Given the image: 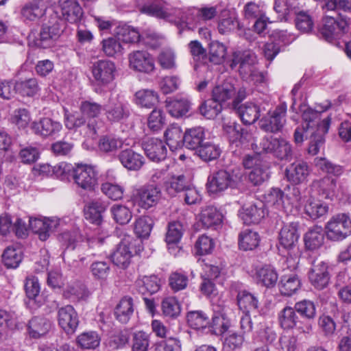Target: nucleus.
<instances>
[{
    "label": "nucleus",
    "mask_w": 351,
    "mask_h": 351,
    "mask_svg": "<svg viewBox=\"0 0 351 351\" xmlns=\"http://www.w3.org/2000/svg\"><path fill=\"white\" fill-rule=\"evenodd\" d=\"M314 184L325 198H330L333 195L337 188V180L329 176H325Z\"/></svg>",
    "instance_id": "60"
},
{
    "label": "nucleus",
    "mask_w": 351,
    "mask_h": 351,
    "mask_svg": "<svg viewBox=\"0 0 351 351\" xmlns=\"http://www.w3.org/2000/svg\"><path fill=\"white\" fill-rule=\"evenodd\" d=\"M135 287L136 291L142 295H152L160 289V285L157 276L152 275L138 278L135 282Z\"/></svg>",
    "instance_id": "30"
},
{
    "label": "nucleus",
    "mask_w": 351,
    "mask_h": 351,
    "mask_svg": "<svg viewBox=\"0 0 351 351\" xmlns=\"http://www.w3.org/2000/svg\"><path fill=\"white\" fill-rule=\"evenodd\" d=\"M122 145V140L112 135L101 136L98 143L99 150L106 153L114 152L121 148Z\"/></svg>",
    "instance_id": "61"
},
{
    "label": "nucleus",
    "mask_w": 351,
    "mask_h": 351,
    "mask_svg": "<svg viewBox=\"0 0 351 351\" xmlns=\"http://www.w3.org/2000/svg\"><path fill=\"white\" fill-rule=\"evenodd\" d=\"M91 72L97 85L107 86L114 80L117 68L112 61L100 60L93 63Z\"/></svg>",
    "instance_id": "9"
},
{
    "label": "nucleus",
    "mask_w": 351,
    "mask_h": 351,
    "mask_svg": "<svg viewBox=\"0 0 351 351\" xmlns=\"http://www.w3.org/2000/svg\"><path fill=\"white\" fill-rule=\"evenodd\" d=\"M197 155L205 162L214 160L220 156V148L211 143H202L197 150Z\"/></svg>",
    "instance_id": "55"
},
{
    "label": "nucleus",
    "mask_w": 351,
    "mask_h": 351,
    "mask_svg": "<svg viewBox=\"0 0 351 351\" xmlns=\"http://www.w3.org/2000/svg\"><path fill=\"white\" fill-rule=\"evenodd\" d=\"M130 67L135 71L150 73L154 69V62L147 51H136L129 55Z\"/></svg>",
    "instance_id": "21"
},
{
    "label": "nucleus",
    "mask_w": 351,
    "mask_h": 351,
    "mask_svg": "<svg viewBox=\"0 0 351 351\" xmlns=\"http://www.w3.org/2000/svg\"><path fill=\"white\" fill-rule=\"evenodd\" d=\"M166 108L171 117L180 118L189 112L191 103L186 98L169 99L166 101Z\"/></svg>",
    "instance_id": "34"
},
{
    "label": "nucleus",
    "mask_w": 351,
    "mask_h": 351,
    "mask_svg": "<svg viewBox=\"0 0 351 351\" xmlns=\"http://www.w3.org/2000/svg\"><path fill=\"white\" fill-rule=\"evenodd\" d=\"M58 322L66 334H73L79 324L78 315L73 306L66 305L60 308L58 311Z\"/></svg>",
    "instance_id": "18"
},
{
    "label": "nucleus",
    "mask_w": 351,
    "mask_h": 351,
    "mask_svg": "<svg viewBox=\"0 0 351 351\" xmlns=\"http://www.w3.org/2000/svg\"><path fill=\"white\" fill-rule=\"evenodd\" d=\"M256 278L258 282L269 288L276 285L278 276L274 267L266 265L256 271Z\"/></svg>",
    "instance_id": "45"
},
{
    "label": "nucleus",
    "mask_w": 351,
    "mask_h": 351,
    "mask_svg": "<svg viewBox=\"0 0 351 351\" xmlns=\"http://www.w3.org/2000/svg\"><path fill=\"white\" fill-rule=\"evenodd\" d=\"M30 128L32 132L43 138L55 137L62 128V124L49 117H43L33 121Z\"/></svg>",
    "instance_id": "15"
},
{
    "label": "nucleus",
    "mask_w": 351,
    "mask_h": 351,
    "mask_svg": "<svg viewBox=\"0 0 351 351\" xmlns=\"http://www.w3.org/2000/svg\"><path fill=\"white\" fill-rule=\"evenodd\" d=\"M295 311V308L287 306L278 313V321L282 328L289 330L296 326L299 317Z\"/></svg>",
    "instance_id": "42"
},
{
    "label": "nucleus",
    "mask_w": 351,
    "mask_h": 351,
    "mask_svg": "<svg viewBox=\"0 0 351 351\" xmlns=\"http://www.w3.org/2000/svg\"><path fill=\"white\" fill-rule=\"evenodd\" d=\"M188 324L195 330L206 328L210 324L208 315L202 311H193L187 313Z\"/></svg>",
    "instance_id": "49"
},
{
    "label": "nucleus",
    "mask_w": 351,
    "mask_h": 351,
    "mask_svg": "<svg viewBox=\"0 0 351 351\" xmlns=\"http://www.w3.org/2000/svg\"><path fill=\"white\" fill-rule=\"evenodd\" d=\"M237 300L238 306L243 313L256 311L259 306L257 297L245 290L238 293Z\"/></svg>",
    "instance_id": "35"
},
{
    "label": "nucleus",
    "mask_w": 351,
    "mask_h": 351,
    "mask_svg": "<svg viewBox=\"0 0 351 351\" xmlns=\"http://www.w3.org/2000/svg\"><path fill=\"white\" fill-rule=\"evenodd\" d=\"M348 23L345 19L338 21L334 15L326 14L320 31L325 39L331 42L332 39L340 37L346 31Z\"/></svg>",
    "instance_id": "14"
},
{
    "label": "nucleus",
    "mask_w": 351,
    "mask_h": 351,
    "mask_svg": "<svg viewBox=\"0 0 351 351\" xmlns=\"http://www.w3.org/2000/svg\"><path fill=\"white\" fill-rule=\"evenodd\" d=\"M256 56L250 51H238L232 54V58L230 64L232 69L238 66V71L241 77L244 80H247L249 75L256 67Z\"/></svg>",
    "instance_id": "8"
},
{
    "label": "nucleus",
    "mask_w": 351,
    "mask_h": 351,
    "mask_svg": "<svg viewBox=\"0 0 351 351\" xmlns=\"http://www.w3.org/2000/svg\"><path fill=\"white\" fill-rule=\"evenodd\" d=\"M51 322L45 317H34L28 324L29 335L33 338H40L45 335L51 328Z\"/></svg>",
    "instance_id": "36"
},
{
    "label": "nucleus",
    "mask_w": 351,
    "mask_h": 351,
    "mask_svg": "<svg viewBox=\"0 0 351 351\" xmlns=\"http://www.w3.org/2000/svg\"><path fill=\"white\" fill-rule=\"evenodd\" d=\"M184 14L182 19L188 25L197 26L200 25L202 21L213 19L217 14V9L215 7L189 8Z\"/></svg>",
    "instance_id": "20"
},
{
    "label": "nucleus",
    "mask_w": 351,
    "mask_h": 351,
    "mask_svg": "<svg viewBox=\"0 0 351 351\" xmlns=\"http://www.w3.org/2000/svg\"><path fill=\"white\" fill-rule=\"evenodd\" d=\"M208 55L210 62L215 64H221L226 55V47L218 41H213L209 46Z\"/></svg>",
    "instance_id": "62"
},
{
    "label": "nucleus",
    "mask_w": 351,
    "mask_h": 351,
    "mask_svg": "<svg viewBox=\"0 0 351 351\" xmlns=\"http://www.w3.org/2000/svg\"><path fill=\"white\" fill-rule=\"evenodd\" d=\"M164 136L166 143L172 151L180 148L184 144V134L178 125L172 124L169 126Z\"/></svg>",
    "instance_id": "33"
},
{
    "label": "nucleus",
    "mask_w": 351,
    "mask_h": 351,
    "mask_svg": "<svg viewBox=\"0 0 351 351\" xmlns=\"http://www.w3.org/2000/svg\"><path fill=\"white\" fill-rule=\"evenodd\" d=\"M157 93L149 89H142L135 94V101L137 105L141 107L150 108L158 102Z\"/></svg>",
    "instance_id": "51"
},
{
    "label": "nucleus",
    "mask_w": 351,
    "mask_h": 351,
    "mask_svg": "<svg viewBox=\"0 0 351 351\" xmlns=\"http://www.w3.org/2000/svg\"><path fill=\"white\" fill-rule=\"evenodd\" d=\"M315 165L322 171L339 177L344 172V168L337 164H334L326 158L317 157L314 160Z\"/></svg>",
    "instance_id": "52"
},
{
    "label": "nucleus",
    "mask_w": 351,
    "mask_h": 351,
    "mask_svg": "<svg viewBox=\"0 0 351 351\" xmlns=\"http://www.w3.org/2000/svg\"><path fill=\"white\" fill-rule=\"evenodd\" d=\"M311 285L318 290L326 288L330 281V274L328 264L322 261H314L308 272Z\"/></svg>",
    "instance_id": "12"
},
{
    "label": "nucleus",
    "mask_w": 351,
    "mask_h": 351,
    "mask_svg": "<svg viewBox=\"0 0 351 351\" xmlns=\"http://www.w3.org/2000/svg\"><path fill=\"white\" fill-rule=\"evenodd\" d=\"M240 177L225 170L214 172L208 178L206 186L210 193H218L228 188H235L240 182Z\"/></svg>",
    "instance_id": "6"
},
{
    "label": "nucleus",
    "mask_w": 351,
    "mask_h": 351,
    "mask_svg": "<svg viewBox=\"0 0 351 351\" xmlns=\"http://www.w3.org/2000/svg\"><path fill=\"white\" fill-rule=\"evenodd\" d=\"M119 160L122 165L131 171H138L143 165V156L131 149H126L120 152Z\"/></svg>",
    "instance_id": "27"
},
{
    "label": "nucleus",
    "mask_w": 351,
    "mask_h": 351,
    "mask_svg": "<svg viewBox=\"0 0 351 351\" xmlns=\"http://www.w3.org/2000/svg\"><path fill=\"white\" fill-rule=\"evenodd\" d=\"M101 190L105 195L114 201L121 199L125 191L122 186L109 182L103 183Z\"/></svg>",
    "instance_id": "64"
},
{
    "label": "nucleus",
    "mask_w": 351,
    "mask_h": 351,
    "mask_svg": "<svg viewBox=\"0 0 351 351\" xmlns=\"http://www.w3.org/2000/svg\"><path fill=\"white\" fill-rule=\"evenodd\" d=\"M205 138L204 130L202 127H195L187 130L184 134V144L190 149H197Z\"/></svg>",
    "instance_id": "37"
},
{
    "label": "nucleus",
    "mask_w": 351,
    "mask_h": 351,
    "mask_svg": "<svg viewBox=\"0 0 351 351\" xmlns=\"http://www.w3.org/2000/svg\"><path fill=\"white\" fill-rule=\"evenodd\" d=\"M29 222L30 228L43 241L49 238L51 232L59 225V220L56 219H30Z\"/></svg>",
    "instance_id": "22"
},
{
    "label": "nucleus",
    "mask_w": 351,
    "mask_h": 351,
    "mask_svg": "<svg viewBox=\"0 0 351 351\" xmlns=\"http://www.w3.org/2000/svg\"><path fill=\"white\" fill-rule=\"evenodd\" d=\"M16 89L22 96L33 97L38 92L40 88L36 78H29L16 82Z\"/></svg>",
    "instance_id": "57"
},
{
    "label": "nucleus",
    "mask_w": 351,
    "mask_h": 351,
    "mask_svg": "<svg viewBox=\"0 0 351 351\" xmlns=\"http://www.w3.org/2000/svg\"><path fill=\"white\" fill-rule=\"evenodd\" d=\"M64 294L69 298L84 300L88 297L89 292L84 285L80 282H73L66 287Z\"/></svg>",
    "instance_id": "59"
},
{
    "label": "nucleus",
    "mask_w": 351,
    "mask_h": 351,
    "mask_svg": "<svg viewBox=\"0 0 351 351\" xmlns=\"http://www.w3.org/2000/svg\"><path fill=\"white\" fill-rule=\"evenodd\" d=\"M132 342V351H148L150 335L143 331L135 332Z\"/></svg>",
    "instance_id": "63"
},
{
    "label": "nucleus",
    "mask_w": 351,
    "mask_h": 351,
    "mask_svg": "<svg viewBox=\"0 0 351 351\" xmlns=\"http://www.w3.org/2000/svg\"><path fill=\"white\" fill-rule=\"evenodd\" d=\"M236 94V88L231 81L225 80L221 84L214 87L212 92L213 99L221 103L233 99Z\"/></svg>",
    "instance_id": "32"
},
{
    "label": "nucleus",
    "mask_w": 351,
    "mask_h": 351,
    "mask_svg": "<svg viewBox=\"0 0 351 351\" xmlns=\"http://www.w3.org/2000/svg\"><path fill=\"white\" fill-rule=\"evenodd\" d=\"M133 238L125 235L118 244L111 258L112 263L121 268H126L130 263L132 256V246Z\"/></svg>",
    "instance_id": "16"
},
{
    "label": "nucleus",
    "mask_w": 351,
    "mask_h": 351,
    "mask_svg": "<svg viewBox=\"0 0 351 351\" xmlns=\"http://www.w3.org/2000/svg\"><path fill=\"white\" fill-rule=\"evenodd\" d=\"M304 243L306 248L311 250L321 247L324 243V236L321 227H314L304 235Z\"/></svg>",
    "instance_id": "43"
},
{
    "label": "nucleus",
    "mask_w": 351,
    "mask_h": 351,
    "mask_svg": "<svg viewBox=\"0 0 351 351\" xmlns=\"http://www.w3.org/2000/svg\"><path fill=\"white\" fill-rule=\"evenodd\" d=\"M320 112L308 108L302 114V128H296L294 132V141L296 143L303 142L304 138H309L308 153L316 155L325 142L324 136L328 132L331 118L328 117L319 121Z\"/></svg>",
    "instance_id": "1"
},
{
    "label": "nucleus",
    "mask_w": 351,
    "mask_h": 351,
    "mask_svg": "<svg viewBox=\"0 0 351 351\" xmlns=\"http://www.w3.org/2000/svg\"><path fill=\"white\" fill-rule=\"evenodd\" d=\"M221 213L213 206H206L202 209L199 221L206 228L219 226L222 222Z\"/></svg>",
    "instance_id": "29"
},
{
    "label": "nucleus",
    "mask_w": 351,
    "mask_h": 351,
    "mask_svg": "<svg viewBox=\"0 0 351 351\" xmlns=\"http://www.w3.org/2000/svg\"><path fill=\"white\" fill-rule=\"evenodd\" d=\"M116 37L119 41L125 43H136L141 39L139 32L129 25L119 26L116 32Z\"/></svg>",
    "instance_id": "46"
},
{
    "label": "nucleus",
    "mask_w": 351,
    "mask_h": 351,
    "mask_svg": "<svg viewBox=\"0 0 351 351\" xmlns=\"http://www.w3.org/2000/svg\"><path fill=\"white\" fill-rule=\"evenodd\" d=\"M46 10L43 5L29 2L22 7L21 14L24 21L37 22L45 14Z\"/></svg>",
    "instance_id": "38"
},
{
    "label": "nucleus",
    "mask_w": 351,
    "mask_h": 351,
    "mask_svg": "<svg viewBox=\"0 0 351 351\" xmlns=\"http://www.w3.org/2000/svg\"><path fill=\"white\" fill-rule=\"evenodd\" d=\"M73 178L80 188L93 191L98 185V173L93 165L77 163L73 168Z\"/></svg>",
    "instance_id": "7"
},
{
    "label": "nucleus",
    "mask_w": 351,
    "mask_h": 351,
    "mask_svg": "<svg viewBox=\"0 0 351 351\" xmlns=\"http://www.w3.org/2000/svg\"><path fill=\"white\" fill-rule=\"evenodd\" d=\"M260 152L271 154L280 160H289L293 154L291 143L283 138L265 136L260 142Z\"/></svg>",
    "instance_id": "4"
},
{
    "label": "nucleus",
    "mask_w": 351,
    "mask_h": 351,
    "mask_svg": "<svg viewBox=\"0 0 351 351\" xmlns=\"http://www.w3.org/2000/svg\"><path fill=\"white\" fill-rule=\"evenodd\" d=\"M300 287V280L295 275L283 276L279 285V289L281 294L284 295H291Z\"/></svg>",
    "instance_id": "50"
},
{
    "label": "nucleus",
    "mask_w": 351,
    "mask_h": 351,
    "mask_svg": "<svg viewBox=\"0 0 351 351\" xmlns=\"http://www.w3.org/2000/svg\"><path fill=\"white\" fill-rule=\"evenodd\" d=\"M61 20L71 24L79 23L83 16V10L76 0H64L59 1ZM60 19V18H59Z\"/></svg>",
    "instance_id": "19"
},
{
    "label": "nucleus",
    "mask_w": 351,
    "mask_h": 351,
    "mask_svg": "<svg viewBox=\"0 0 351 351\" xmlns=\"http://www.w3.org/2000/svg\"><path fill=\"white\" fill-rule=\"evenodd\" d=\"M299 237L298 224L293 222L284 225L279 234L280 246L288 251H291L289 252V257L283 258V261L287 262V268L290 270L295 269L298 264Z\"/></svg>",
    "instance_id": "2"
},
{
    "label": "nucleus",
    "mask_w": 351,
    "mask_h": 351,
    "mask_svg": "<svg viewBox=\"0 0 351 351\" xmlns=\"http://www.w3.org/2000/svg\"><path fill=\"white\" fill-rule=\"evenodd\" d=\"M64 30V23L57 14L50 16L47 23L45 24L40 32L36 45L41 48H48L53 45V40L60 36Z\"/></svg>",
    "instance_id": "5"
},
{
    "label": "nucleus",
    "mask_w": 351,
    "mask_h": 351,
    "mask_svg": "<svg viewBox=\"0 0 351 351\" xmlns=\"http://www.w3.org/2000/svg\"><path fill=\"white\" fill-rule=\"evenodd\" d=\"M234 109L245 125L254 123L260 117V107L251 102H246Z\"/></svg>",
    "instance_id": "28"
},
{
    "label": "nucleus",
    "mask_w": 351,
    "mask_h": 351,
    "mask_svg": "<svg viewBox=\"0 0 351 351\" xmlns=\"http://www.w3.org/2000/svg\"><path fill=\"white\" fill-rule=\"evenodd\" d=\"M143 147L147 156L154 162L161 161L167 156V147L164 142L158 138L147 139L143 143Z\"/></svg>",
    "instance_id": "24"
},
{
    "label": "nucleus",
    "mask_w": 351,
    "mask_h": 351,
    "mask_svg": "<svg viewBox=\"0 0 351 351\" xmlns=\"http://www.w3.org/2000/svg\"><path fill=\"white\" fill-rule=\"evenodd\" d=\"M154 226L153 219L149 216H142L134 223V232L138 237L147 238Z\"/></svg>",
    "instance_id": "58"
},
{
    "label": "nucleus",
    "mask_w": 351,
    "mask_h": 351,
    "mask_svg": "<svg viewBox=\"0 0 351 351\" xmlns=\"http://www.w3.org/2000/svg\"><path fill=\"white\" fill-rule=\"evenodd\" d=\"M259 241V236L256 232L245 229L239 234V245L243 250H252L258 245Z\"/></svg>",
    "instance_id": "40"
},
{
    "label": "nucleus",
    "mask_w": 351,
    "mask_h": 351,
    "mask_svg": "<svg viewBox=\"0 0 351 351\" xmlns=\"http://www.w3.org/2000/svg\"><path fill=\"white\" fill-rule=\"evenodd\" d=\"M104 110L107 120L111 123L120 122L130 115L128 104L118 95L110 97Z\"/></svg>",
    "instance_id": "10"
},
{
    "label": "nucleus",
    "mask_w": 351,
    "mask_h": 351,
    "mask_svg": "<svg viewBox=\"0 0 351 351\" xmlns=\"http://www.w3.org/2000/svg\"><path fill=\"white\" fill-rule=\"evenodd\" d=\"M184 232L182 224L178 221L169 223L165 235V241L168 245L177 244L180 241Z\"/></svg>",
    "instance_id": "56"
},
{
    "label": "nucleus",
    "mask_w": 351,
    "mask_h": 351,
    "mask_svg": "<svg viewBox=\"0 0 351 351\" xmlns=\"http://www.w3.org/2000/svg\"><path fill=\"white\" fill-rule=\"evenodd\" d=\"M100 337L95 331L84 332L77 336V344L82 349L94 350L100 344Z\"/></svg>",
    "instance_id": "47"
},
{
    "label": "nucleus",
    "mask_w": 351,
    "mask_h": 351,
    "mask_svg": "<svg viewBox=\"0 0 351 351\" xmlns=\"http://www.w3.org/2000/svg\"><path fill=\"white\" fill-rule=\"evenodd\" d=\"M285 193L280 189H272L265 195L267 206L279 210L285 211Z\"/></svg>",
    "instance_id": "53"
},
{
    "label": "nucleus",
    "mask_w": 351,
    "mask_h": 351,
    "mask_svg": "<svg viewBox=\"0 0 351 351\" xmlns=\"http://www.w3.org/2000/svg\"><path fill=\"white\" fill-rule=\"evenodd\" d=\"M160 197L161 191L158 186L147 184L137 189L136 200L140 207L149 209L158 203Z\"/></svg>",
    "instance_id": "13"
},
{
    "label": "nucleus",
    "mask_w": 351,
    "mask_h": 351,
    "mask_svg": "<svg viewBox=\"0 0 351 351\" xmlns=\"http://www.w3.org/2000/svg\"><path fill=\"white\" fill-rule=\"evenodd\" d=\"M218 29L221 34H228L234 29H237L240 32L239 33L240 36H245L246 39L251 40V38L248 36V34H250V29L242 30V27L239 22L234 17L230 16L221 20L218 25Z\"/></svg>",
    "instance_id": "39"
},
{
    "label": "nucleus",
    "mask_w": 351,
    "mask_h": 351,
    "mask_svg": "<svg viewBox=\"0 0 351 351\" xmlns=\"http://www.w3.org/2000/svg\"><path fill=\"white\" fill-rule=\"evenodd\" d=\"M260 204L261 206L250 204L242 208L239 215L244 223L247 225L258 223L267 215V210L263 208V204L262 203Z\"/></svg>",
    "instance_id": "26"
},
{
    "label": "nucleus",
    "mask_w": 351,
    "mask_h": 351,
    "mask_svg": "<svg viewBox=\"0 0 351 351\" xmlns=\"http://www.w3.org/2000/svg\"><path fill=\"white\" fill-rule=\"evenodd\" d=\"M80 109L83 115L90 119L86 125V134L93 138L97 134L96 121L93 119L101 114L104 108L101 104L95 101H84L81 103Z\"/></svg>",
    "instance_id": "17"
},
{
    "label": "nucleus",
    "mask_w": 351,
    "mask_h": 351,
    "mask_svg": "<svg viewBox=\"0 0 351 351\" xmlns=\"http://www.w3.org/2000/svg\"><path fill=\"white\" fill-rule=\"evenodd\" d=\"M186 178L184 175L173 176L165 182L167 192L171 195L183 191L188 186Z\"/></svg>",
    "instance_id": "48"
},
{
    "label": "nucleus",
    "mask_w": 351,
    "mask_h": 351,
    "mask_svg": "<svg viewBox=\"0 0 351 351\" xmlns=\"http://www.w3.org/2000/svg\"><path fill=\"white\" fill-rule=\"evenodd\" d=\"M287 106H278L273 111H269L262 120L261 128L267 132L276 133L281 131L286 123Z\"/></svg>",
    "instance_id": "11"
},
{
    "label": "nucleus",
    "mask_w": 351,
    "mask_h": 351,
    "mask_svg": "<svg viewBox=\"0 0 351 351\" xmlns=\"http://www.w3.org/2000/svg\"><path fill=\"white\" fill-rule=\"evenodd\" d=\"M134 313V303L131 297H123L114 308L116 319L122 324L129 322Z\"/></svg>",
    "instance_id": "31"
},
{
    "label": "nucleus",
    "mask_w": 351,
    "mask_h": 351,
    "mask_svg": "<svg viewBox=\"0 0 351 351\" xmlns=\"http://www.w3.org/2000/svg\"><path fill=\"white\" fill-rule=\"evenodd\" d=\"M110 214L114 221L120 224H128L132 218V210L125 205L114 204L110 209Z\"/></svg>",
    "instance_id": "41"
},
{
    "label": "nucleus",
    "mask_w": 351,
    "mask_h": 351,
    "mask_svg": "<svg viewBox=\"0 0 351 351\" xmlns=\"http://www.w3.org/2000/svg\"><path fill=\"white\" fill-rule=\"evenodd\" d=\"M178 10L171 7L168 3H154L144 5L141 12L159 19L168 20L171 16L176 15Z\"/></svg>",
    "instance_id": "25"
},
{
    "label": "nucleus",
    "mask_w": 351,
    "mask_h": 351,
    "mask_svg": "<svg viewBox=\"0 0 351 351\" xmlns=\"http://www.w3.org/2000/svg\"><path fill=\"white\" fill-rule=\"evenodd\" d=\"M328 211V206L319 200L310 199L305 205L306 213L313 219L325 215Z\"/></svg>",
    "instance_id": "54"
},
{
    "label": "nucleus",
    "mask_w": 351,
    "mask_h": 351,
    "mask_svg": "<svg viewBox=\"0 0 351 351\" xmlns=\"http://www.w3.org/2000/svg\"><path fill=\"white\" fill-rule=\"evenodd\" d=\"M309 173V167L304 161H295L288 166L285 170L287 180L293 184L304 182Z\"/></svg>",
    "instance_id": "23"
},
{
    "label": "nucleus",
    "mask_w": 351,
    "mask_h": 351,
    "mask_svg": "<svg viewBox=\"0 0 351 351\" xmlns=\"http://www.w3.org/2000/svg\"><path fill=\"white\" fill-rule=\"evenodd\" d=\"M2 260L8 268H16L22 261V250L18 246H8L2 255Z\"/></svg>",
    "instance_id": "44"
},
{
    "label": "nucleus",
    "mask_w": 351,
    "mask_h": 351,
    "mask_svg": "<svg viewBox=\"0 0 351 351\" xmlns=\"http://www.w3.org/2000/svg\"><path fill=\"white\" fill-rule=\"evenodd\" d=\"M326 238L332 241L345 239L351 234V219L344 213L332 216L325 226Z\"/></svg>",
    "instance_id": "3"
}]
</instances>
